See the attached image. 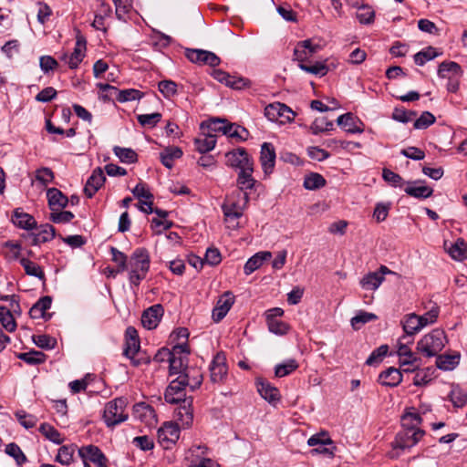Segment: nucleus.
<instances>
[{"label": "nucleus", "mask_w": 467, "mask_h": 467, "mask_svg": "<svg viewBox=\"0 0 467 467\" xmlns=\"http://www.w3.org/2000/svg\"><path fill=\"white\" fill-rule=\"evenodd\" d=\"M249 202V194L241 191H234L231 195L227 196L222 204V211L226 223H232L244 214V210Z\"/></svg>", "instance_id": "obj_1"}, {"label": "nucleus", "mask_w": 467, "mask_h": 467, "mask_svg": "<svg viewBox=\"0 0 467 467\" xmlns=\"http://www.w3.org/2000/svg\"><path fill=\"white\" fill-rule=\"evenodd\" d=\"M446 342L444 330L435 328L418 341L417 350L425 357H436L442 350Z\"/></svg>", "instance_id": "obj_2"}, {"label": "nucleus", "mask_w": 467, "mask_h": 467, "mask_svg": "<svg viewBox=\"0 0 467 467\" xmlns=\"http://www.w3.org/2000/svg\"><path fill=\"white\" fill-rule=\"evenodd\" d=\"M127 399L116 398L109 401L104 409L103 419L108 427H114L128 420V413L125 412Z\"/></svg>", "instance_id": "obj_3"}, {"label": "nucleus", "mask_w": 467, "mask_h": 467, "mask_svg": "<svg viewBox=\"0 0 467 467\" xmlns=\"http://www.w3.org/2000/svg\"><path fill=\"white\" fill-rule=\"evenodd\" d=\"M425 431L421 429H414L413 426L399 431L394 440L395 448L401 451L415 446L423 437Z\"/></svg>", "instance_id": "obj_4"}, {"label": "nucleus", "mask_w": 467, "mask_h": 467, "mask_svg": "<svg viewBox=\"0 0 467 467\" xmlns=\"http://www.w3.org/2000/svg\"><path fill=\"white\" fill-rule=\"evenodd\" d=\"M265 116L271 121L280 123L292 122L296 113L291 108L281 102H275L265 108Z\"/></svg>", "instance_id": "obj_5"}, {"label": "nucleus", "mask_w": 467, "mask_h": 467, "mask_svg": "<svg viewBox=\"0 0 467 467\" xmlns=\"http://www.w3.org/2000/svg\"><path fill=\"white\" fill-rule=\"evenodd\" d=\"M184 54L191 62L198 65H208L214 67L221 63V59L216 54L204 49L186 48Z\"/></svg>", "instance_id": "obj_6"}, {"label": "nucleus", "mask_w": 467, "mask_h": 467, "mask_svg": "<svg viewBox=\"0 0 467 467\" xmlns=\"http://www.w3.org/2000/svg\"><path fill=\"white\" fill-rule=\"evenodd\" d=\"M186 387H188L187 381H184L180 375L175 379L171 380L164 393L166 402L177 404L187 400L188 398L185 392Z\"/></svg>", "instance_id": "obj_7"}, {"label": "nucleus", "mask_w": 467, "mask_h": 467, "mask_svg": "<svg viewBox=\"0 0 467 467\" xmlns=\"http://www.w3.org/2000/svg\"><path fill=\"white\" fill-rule=\"evenodd\" d=\"M140 348V342L138 331L134 327H128L125 331V347L123 355L132 360L134 366H139L140 363L135 359V355Z\"/></svg>", "instance_id": "obj_8"}, {"label": "nucleus", "mask_w": 467, "mask_h": 467, "mask_svg": "<svg viewBox=\"0 0 467 467\" xmlns=\"http://www.w3.org/2000/svg\"><path fill=\"white\" fill-rule=\"evenodd\" d=\"M56 236V229L53 225L46 223L38 228L37 233H26L22 234V238L29 245H40L41 244L51 241Z\"/></svg>", "instance_id": "obj_9"}, {"label": "nucleus", "mask_w": 467, "mask_h": 467, "mask_svg": "<svg viewBox=\"0 0 467 467\" xmlns=\"http://www.w3.org/2000/svg\"><path fill=\"white\" fill-rule=\"evenodd\" d=\"M226 164L242 171L245 166L254 165V161L244 148H237L225 154Z\"/></svg>", "instance_id": "obj_10"}, {"label": "nucleus", "mask_w": 467, "mask_h": 467, "mask_svg": "<svg viewBox=\"0 0 467 467\" xmlns=\"http://www.w3.org/2000/svg\"><path fill=\"white\" fill-rule=\"evenodd\" d=\"M228 368L224 353H217L210 365V378L213 383H222L227 376Z\"/></svg>", "instance_id": "obj_11"}, {"label": "nucleus", "mask_w": 467, "mask_h": 467, "mask_svg": "<svg viewBox=\"0 0 467 467\" xmlns=\"http://www.w3.org/2000/svg\"><path fill=\"white\" fill-rule=\"evenodd\" d=\"M78 455L83 461L84 467H86V463H88V461L98 465V467L103 465L104 462H108V459L101 450L98 446L92 444L79 448Z\"/></svg>", "instance_id": "obj_12"}, {"label": "nucleus", "mask_w": 467, "mask_h": 467, "mask_svg": "<svg viewBox=\"0 0 467 467\" xmlns=\"http://www.w3.org/2000/svg\"><path fill=\"white\" fill-rule=\"evenodd\" d=\"M234 303V296L232 292H224L218 299L213 309L212 317L214 322H220L229 312Z\"/></svg>", "instance_id": "obj_13"}, {"label": "nucleus", "mask_w": 467, "mask_h": 467, "mask_svg": "<svg viewBox=\"0 0 467 467\" xmlns=\"http://www.w3.org/2000/svg\"><path fill=\"white\" fill-rule=\"evenodd\" d=\"M150 263L148 251L145 248H138L131 254L128 266L130 270L147 274L150 269Z\"/></svg>", "instance_id": "obj_14"}, {"label": "nucleus", "mask_w": 467, "mask_h": 467, "mask_svg": "<svg viewBox=\"0 0 467 467\" xmlns=\"http://www.w3.org/2000/svg\"><path fill=\"white\" fill-rule=\"evenodd\" d=\"M177 420L183 428H189L193 421L192 398L180 402V406L175 410Z\"/></svg>", "instance_id": "obj_15"}, {"label": "nucleus", "mask_w": 467, "mask_h": 467, "mask_svg": "<svg viewBox=\"0 0 467 467\" xmlns=\"http://www.w3.org/2000/svg\"><path fill=\"white\" fill-rule=\"evenodd\" d=\"M163 312V307L160 304L153 305L144 310L141 316V323L143 327L147 329L155 328L161 321Z\"/></svg>", "instance_id": "obj_16"}, {"label": "nucleus", "mask_w": 467, "mask_h": 467, "mask_svg": "<svg viewBox=\"0 0 467 467\" xmlns=\"http://www.w3.org/2000/svg\"><path fill=\"white\" fill-rule=\"evenodd\" d=\"M275 150L273 144L270 142H264L261 146L260 162L265 174H270L273 172L275 163Z\"/></svg>", "instance_id": "obj_17"}, {"label": "nucleus", "mask_w": 467, "mask_h": 467, "mask_svg": "<svg viewBox=\"0 0 467 467\" xmlns=\"http://www.w3.org/2000/svg\"><path fill=\"white\" fill-rule=\"evenodd\" d=\"M106 177L100 167L96 168L89 178L88 179L84 187V193L88 198H92L94 194L104 184Z\"/></svg>", "instance_id": "obj_18"}, {"label": "nucleus", "mask_w": 467, "mask_h": 467, "mask_svg": "<svg viewBox=\"0 0 467 467\" xmlns=\"http://www.w3.org/2000/svg\"><path fill=\"white\" fill-rule=\"evenodd\" d=\"M256 388L260 396L269 403H275L280 400V392L277 388L263 378L256 379Z\"/></svg>", "instance_id": "obj_19"}, {"label": "nucleus", "mask_w": 467, "mask_h": 467, "mask_svg": "<svg viewBox=\"0 0 467 467\" xmlns=\"http://www.w3.org/2000/svg\"><path fill=\"white\" fill-rule=\"evenodd\" d=\"M133 416L147 425L157 421L154 409L145 402H139L133 406Z\"/></svg>", "instance_id": "obj_20"}, {"label": "nucleus", "mask_w": 467, "mask_h": 467, "mask_svg": "<svg viewBox=\"0 0 467 467\" xmlns=\"http://www.w3.org/2000/svg\"><path fill=\"white\" fill-rule=\"evenodd\" d=\"M48 206L53 212L61 210L69 203L68 197L57 188H49L47 191Z\"/></svg>", "instance_id": "obj_21"}, {"label": "nucleus", "mask_w": 467, "mask_h": 467, "mask_svg": "<svg viewBox=\"0 0 467 467\" xmlns=\"http://www.w3.org/2000/svg\"><path fill=\"white\" fill-rule=\"evenodd\" d=\"M87 41L84 36L77 37L73 52L68 57L67 65L69 68L76 69L85 57Z\"/></svg>", "instance_id": "obj_22"}, {"label": "nucleus", "mask_w": 467, "mask_h": 467, "mask_svg": "<svg viewBox=\"0 0 467 467\" xmlns=\"http://www.w3.org/2000/svg\"><path fill=\"white\" fill-rule=\"evenodd\" d=\"M11 221L16 227L27 231L36 228L37 224L36 219L32 215L27 213H24L20 208L14 211Z\"/></svg>", "instance_id": "obj_23"}, {"label": "nucleus", "mask_w": 467, "mask_h": 467, "mask_svg": "<svg viewBox=\"0 0 467 467\" xmlns=\"http://www.w3.org/2000/svg\"><path fill=\"white\" fill-rule=\"evenodd\" d=\"M254 165L245 166L244 169L239 171L236 183L238 189L242 192H246L247 190H252L254 187L256 181L253 177Z\"/></svg>", "instance_id": "obj_24"}, {"label": "nucleus", "mask_w": 467, "mask_h": 467, "mask_svg": "<svg viewBox=\"0 0 467 467\" xmlns=\"http://www.w3.org/2000/svg\"><path fill=\"white\" fill-rule=\"evenodd\" d=\"M180 376L184 381H187V386L192 391L199 389L203 380L201 370L193 367L184 368L183 373H181Z\"/></svg>", "instance_id": "obj_25"}, {"label": "nucleus", "mask_w": 467, "mask_h": 467, "mask_svg": "<svg viewBox=\"0 0 467 467\" xmlns=\"http://www.w3.org/2000/svg\"><path fill=\"white\" fill-rule=\"evenodd\" d=\"M180 353H190L189 346L186 342L175 345L171 350L166 348L159 349L155 354L153 360L158 363H162L165 361L170 362L172 355H177Z\"/></svg>", "instance_id": "obj_26"}, {"label": "nucleus", "mask_w": 467, "mask_h": 467, "mask_svg": "<svg viewBox=\"0 0 467 467\" xmlns=\"http://www.w3.org/2000/svg\"><path fill=\"white\" fill-rule=\"evenodd\" d=\"M402 381V372L393 367L388 368L379 376V382L386 387H397Z\"/></svg>", "instance_id": "obj_27"}, {"label": "nucleus", "mask_w": 467, "mask_h": 467, "mask_svg": "<svg viewBox=\"0 0 467 467\" xmlns=\"http://www.w3.org/2000/svg\"><path fill=\"white\" fill-rule=\"evenodd\" d=\"M271 257H272V253L268 252V251H263V252L256 253L255 254H254L252 257H250L246 261V263L244 266V274L246 275H251L255 270L260 268L263 265L264 262L271 259Z\"/></svg>", "instance_id": "obj_28"}, {"label": "nucleus", "mask_w": 467, "mask_h": 467, "mask_svg": "<svg viewBox=\"0 0 467 467\" xmlns=\"http://www.w3.org/2000/svg\"><path fill=\"white\" fill-rule=\"evenodd\" d=\"M216 145V136L212 133H202L194 139L195 150L200 153H206L213 150Z\"/></svg>", "instance_id": "obj_29"}, {"label": "nucleus", "mask_w": 467, "mask_h": 467, "mask_svg": "<svg viewBox=\"0 0 467 467\" xmlns=\"http://www.w3.org/2000/svg\"><path fill=\"white\" fill-rule=\"evenodd\" d=\"M180 431L177 424L165 423L163 427L158 431V440L160 443L171 442L175 443L179 439Z\"/></svg>", "instance_id": "obj_30"}, {"label": "nucleus", "mask_w": 467, "mask_h": 467, "mask_svg": "<svg viewBox=\"0 0 467 467\" xmlns=\"http://www.w3.org/2000/svg\"><path fill=\"white\" fill-rule=\"evenodd\" d=\"M422 182L421 181H415L413 182H408V186L404 189V192L416 199H427L433 193V189L426 185H416Z\"/></svg>", "instance_id": "obj_31"}, {"label": "nucleus", "mask_w": 467, "mask_h": 467, "mask_svg": "<svg viewBox=\"0 0 467 467\" xmlns=\"http://www.w3.org/2000/svg\"><path fill=\"white\" fill-rule=\"evenodd\" d=\"M52 304V297L45 296L39 298L30 308L29 315L32 318H46V311L48 310Z\"/></svg>", "instance_id": "obj_32"}, {"label": "nucleus", "mask_w": 467, "mask_h": 467, "mask_svg": "<svg viewBox=\"0 0 467 467\" xmlns=\"http://www.w3.org/2000/svg\"><path fill=\"white\" fill-rule=\"evenodd\" d=\"M190 353H180L172 355L170 359L169 371L171 375L183 373L184 368H188V355Z\"/></svg>", "instance_id": "obj_33"}, {"label": "nucleus", "mask_w": 467, "mask_h": 467, "mask_svg": "<svg viewBox=\"0 0 467 467\" xmlns=\"http://www.w3.org/2000/svg\"><path fill=\"white\" fill-rule=\"evenodd\" d=\"M462 74L461 66L453 61L441 62L438 68V76L441 78L460 77Z\"/></svg>", "instance_id": "obj_34"}, {"label": "nucleus", "mask_w": 467, "mask_h": 467, "mask_svg": "<svg viewBox=\"0 0 467 467\" xmlns=\"http://www.w3.org/2000/svg\"><path fill=\"white\" fill-rule=\"evenodd\" d=\"M182 154V150L179 147H167L160 153V160L162 165L171 169L174 160L180 159Z\"/></svg>", "instance_id": "obj_35"}, {"label": "nucleus", "mask_w": 467, "mask_h": 467, "mask_svg": "<svg viewBox=\"0 0 467 467\" xmlns=\"http://www.w3.org/2000/svg\"><path fill=\"white\" fill-rule=\"evenodd\" d=\"M110 14V6L104 1L100 0L99 10L95 15V19L92 22L91 26L97 30H103L104 32H107V28L104 27V20L106 17L109 16Z\"/></svg>", "instance_id": "obj_36"}, {"label": "nucleus", "mask_w": 467, "mask_h": 467, "mask_svg": "<svg viewBox=\"0 0 467 467\" xmlns=\"http://www.w3.org/2000/svg\"><path fill=\"white\" fill-rule=\"evenodd\" d=\"M402 327L405 332V336L403 338L413 336L422 329V325L420 319H419V316L416 314H410L406 317L404 322L402 323Z\"/></svg>", "instance_id": "obj_37"}, {"label": "nucleus", "mask_w": 467, "mask_h": 467, "mask_svg": "<svg viewBox=\"0 0 467 467\" xmlns=\"http://www.w3.org/2000/svg\"><path fill=\"white\" fill-rule=\"evenodd\" d=\"M399 357L400 358V367L406 365H414L419 358L414 355V353L410 350V348L405 343H401L400 341L398 344V351Z\"/></svg>", "instance_id": "obj_38"}, {"label": "nucleus", "mask_w": 467, "mask_h": 467, "mask_svg": "<svg viewBox=\"0 0 467 467\" xmlns=\"http://www.w3.org/2000/svg\"><path fill=\"white\" fill-rule=\"evenodd\" d=\"M20 265L24 267L26 275L37 277L39 280L45 281V273L40 265L29 260L28 258H20Z\"/></svg>", "instance_id": "obj_39"}, {"label": "nucleus", "mask_w": 467, "mask_h": 467, "mask_svg": "<svg viewBox=\"0 0 467 467\" xmlns=\"http://www.w3.org/2000/svg\"><path fill=\"white\" fill-rule=\"evenodd\" d=\"M327 183L326 179L317 172H310L304 179V187L306 190L315 191L324 187Z\"/></svg>", "instance_id": "obj_40"}, {"label": "nucleus", "mask_w": 467, "mask_h": 467, "mask_svg": "<svg viewBox=\"0 0 467 467\" xmlns=\"http://www.w3.org/2000/svg\"><path fill=\"white\" fill-rule=\"evenodd\" d=\"M17 358L28 365H40L46 361L47 356L41 351L33 349L28 352L19 353Z\"/></svg>", "instance_id": "obj_41"}, {"label": "nucleus", "mask_w": 467, "mask_h": 467, "mask_svg": "<svg viewBox=\"0 0 467 467\" xmlns=\"http://www.w3.org/2000/svg\"><path fill=\"white\" fill-rule=\"evenodd\" d=\"M451 258L462 261L467 257V244L463 239L459 238L454 244H451L448 249Z\"/></svg>", "instance_id": "obj_42"}, {"label": "nucleus", "mask_w": 467, "mask_h": 467, "mask_svg": "<svg viewBox=\"0 0 467 467\" xmlns=\"http://www.w3.org/2000/svg\"><path fill=\"white\" fill-rule=\"evenodd\" d=\"M384 281L380 274L368 273L360 280V285L367 290H376Z\"/></svg>", "instance_id": "obj_43"}, {"label": "nucleus", "mask_w": 467, "mask_h": 467, "mask_svg": "<svg viewBox=\"0 0 467 467\" xmlns=\"http://www.w3.org/2000/svg\"><path fill=\"white\" fill-rule=\"evenodd\" d=\"M113 152L123 163H135L138 161V154L130 148L114 146Z\"/></svg>", "instance_id": "obj_44"}, {"label": "nucleus", "mask_w": 467, "mask_h": 467, "mask_svg": "<svg viewBox=\"0 0 467 467\" xmlns=\"http://www.w3.org/2000/svg\"><path fill=\"white\" fill-rule=\"evenodd\" d=\"M297 368V361L294 358H290L275 366V375L277 378H283L291 374L293 371L296 370Z\"/></svg>", "instance_id": "obj_45"}, {"label": "nucleus", "mask_w": 467, "mask_h": 467, "mask_svg": "<svg viewBox=\"0 0 467 467\" xmlns=\"http://www.w3.org/2000/svg\"><path fill=\"white\" fill-rule=\"evenodd\" d=\"M0 322L8 332H14L16 328V323L11 310L4 306H0Z\"/></svg>", "instance_id": "obj_46"}, {"label": "nucleus", "mask_w": 467, "mask_h": 467, "mask_svg": "<svg viewBox=\"0 0 467 467\" xmlns=\"http://www.w3.org/2000/svg\"><path fill=\"white\" fill-rule=\"evenodd\" d=\"M76 445H63L59 448L56 460L64 465H69L73 461V456L76 451Z\"/></svg>", "instance_id": "obj_47"}, {"label": "nucleus", "mask_w": 467, "mask_h": 467, "mask_svg": "<svg viewBox=\"0 0 467 467\" xmlns=\"http://www.w3.org/2000/svg\"><path fill=\"white\" fill-rule=\"evenodd\" d=\"M449 398L456 408H462L467 403V392L459 386H452Z\"/></svg>", "instance_id": "obj_48"}, {"label": "nucleus", "mask_w": 467, "mask_h": 467, "mask_svg": "<svg viewBox=\"0 0 467 467\" xmlns=\"http://www.w3.org/2000/svg\"><path fill=\"white\" fill-rule=\"evenodd\" d=\"M39 431L56 444H61L64 441L60 432L48 423H42L39 427Z\"/></svg>", "instance_id": "obj_49"}, {"label": "nucleus", "mask_w": 467, "mask_h": 467, "mask_svg": "<svg viewBox=\"0 0 467 467\" xmlns=\"http://www.w3.org/2000/svg\"><path fill=\"white\" fill-rule=\"evenodd\" d=\"M377 319L378 317L373 313L359 311L355 317L351 318L350 323L355 330H358L362 325Z\"/></svg>", "instance_id": "obj_50"}, {"label": "nucleus", "mask_w": 467, "mask_h": 467, "mask_svg": "<svg viewBox=\"0 0 467 467\" xmlns=\"http://www.w3.org/2000/svg\"><path fill=\"white\" fill-rule=\"evenodd\" d=\"M334 124L326 117L317 118L310 126L313 134L317 135L321 132L332 130Z\"/></svg>", "instance_id": "obj_51"}, {"label": "nucleus", "mask_w": 467, "mask_h": 467, "mask_svg": "<svg viewBox=\"0 0 467 467\" xmlns=\"http://www.w3.org/2000/svg\"><path fill=\"white\" fill-rule=\"evenodd\" d=\"M439 53L435 47H429L414 55V61L419 66H423L427 61H430L436 57Z\"/></svg>", "instance_id": "obj_52"}, {"label": "nucleus", "mask_w": 467, "mask_h": 467, "mask_svg": "<svg viewBox=\"0 0 467 467\" xmlns=\"http://www.w3.org/2000/svg\"><path fill=\"white\" fill-rule=\"evenodd\" d=\"M353 121H354V118H353L352 113L342 114L337 119V125L347 128L346 129L347 132L352 133V134L361 133L363 131V130L359 129L358 127H354Z\"/></svg>", "instance_id": "obj_53"}, {"label": "nucleus", "mask_w": 467, "mask_h": 467, "mask_svg": "<svg viewBox=\"0 0 467 467\" xmlns=\"http://www.w3.org/2000/svg\"><path fill=\"white\" fill-rule=\"evenodd\" d=\"M162 115L159 112L140 114L137 116L138 122L142 127L154 128L161 120Z\"/></svg>", "instance_id": "obj_54"}, {"label": "nucleus", "mask_w": 467, "mask_h": 467, "mask_svg": "<svg viewBox=\"0 0 467 467\" xmlns=\"http://www.w3.org/2000/svg\"><path fill=\"white\" fill-rule=\"evenodd\" d=\"M417 116V111L407 110L404 108H395L392 112V119L401 123H408Z\"/></svg>", "instance_id": "obj_55"}, {"label": "nucleus", "mask_w": 467, "mask_h": 467, "mask_svg": "<svg viewBox=\"0 0 467 467\" xmlns=\"http://www.w3.org/2000/svg\"><path fill=\"white\" fill-rule=\"evenodd\" d=\"M436 121V118L430 111H423L421 115L414 120L413 128L415 130H425Z\"/></svg>", "instance_id": "obj_56"}, {"label": "nucleus", "mask_w": 467, "mask_h": 467, "mask_svg": "<svg viewBox=\"0 0 467 467\" xmlns=\"http://www.w3.org/2000/svg\"><path fill=\"white\" fill-rule=\"evenodd\" d=\"M110 254L112 255V261L117 264V273H122L128 269L127 255L118 250L116 247H110Z\"/></svg>", "instance_id": "obj_57"}, {"label": "nucleus", "mask_w": 467, "mask_h": 467, "mask_svg": "<svg viewBox=\"0 0 467 467\" xmlns=\"http://www.w3.org/2000/svg\"><path fill=\"white\" fill-rule=\"evenodd\" d=\"M159 91L165 99H171L177 94V84L172 80H161L158 84Z\"/></svg>", "instance_id": "obj_58"}, {"label": "nucleus", "mask_w": 467, "mask_h": 467, "mask_svg": "<svg viewBox=\"0 0 467 467\" xmlns=\"http://www.w3.org/2000/svg\"><path fill=\"white\" fill-rule=\"evenodd\" d=\"M298 66L305 72L311 73L320 77L327 75L328 71L327 66L322 62H316L311 66L306 65L304 63H299Z\"/></svg>", "instance_id": "obj_59"}, {"label": "nucleus", "mask_w": 467, "mask_h": 467, "mask_svg": "<svg viewBox=\"0 0 467 467\" xmlns=\"http://www.w3.org/2000/svg\"><path fill=\"white\" fill-rule=\"evenodd\" d=\"M5 452L9 456L13 457L19 465L26 462V455L24 454L20 447L15 442H11L6 445Z\"/></svg>", "instance_id": "obj_60"}, {"label": "nucleus", "mask_w": 467, "mask_h": 467, "mask_svg": "<svg viewBox=\"0 0 467 467\" xmlns=\"http://www.w3.org/2000/svg\"><path fill=\"white\" fill-rule=\"evenodd\" d=\"M266 323L269 331L276 335H285L289 329V326L279 319L269 318Z\"/></svg>", "instance_id": "obj_61"}, {"label": "nucleus", "mask_w": 467, "mask_h": 467, "mask_svg": "<svg viewBox=\"0 0 467 467\" xmlns=\"http://www.w3.org/2000/svg\"><path fill=\"white\" fill-rule=\"evenodd\" d=\"M32 339L38 348L45 349H52L57 344V340L48 335L33 336Z\"/></svg>", "instance_id": "obj_62"}, {"label": "nucleus", "mask_w": 467, "mask_h": 467, "mask_svg": "<svg viewBox=\"0 0 467 467\" xmlns=\"http://www.w3.org/2000/svg\"><path fill=\"white\" fill-rule=\"evenodd\" d=\"M389 347L387 345H381L378 348L372 351L369 357L366 360L368 366H373L379 363L382 358L387 355Z\"/></svg>", "instance_id": "obj_63"}, {"label": "nucleus", "mask_w": 467, "mask_h": 467, "mask_svg": "<svg viewBox=\"0 0 467 467\" xmlns=\"http://www.w3.org/2000/svg\"><path fill=\"white\" fill-rule=\"evenodd\" d=\"M133 195L142 202H150L153 200V194L147 189L145 183H138L132 190Z\"/></svg>", "instance_id": "obj_64"}]
</instances>
